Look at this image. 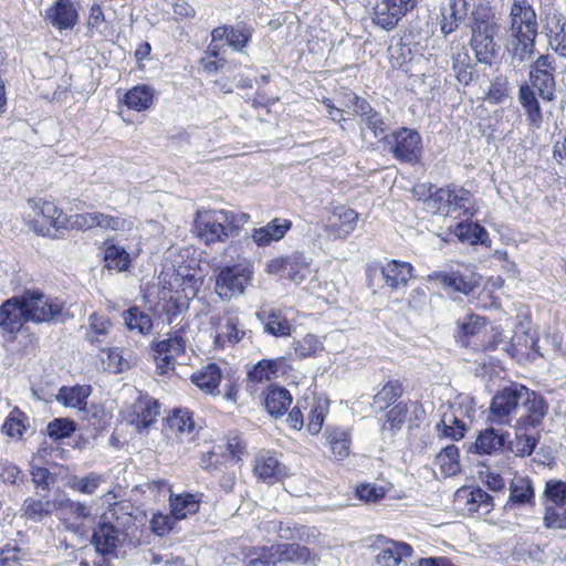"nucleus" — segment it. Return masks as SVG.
<instances>
[{
  "label": "nucleus",
  "mask_w": 566,
  "mask_h": 566,
  "mask_svg": "<svg viewBox=\"0 0 566 566\" xmlns=\"http://www.w3.org/2000/svg\"><path fill=\"white\" fill-rule=\"evenodd\" d=\"M470 45L480 63L491 64L501 51L496 39L501 25L493 8L488 3H479L471 12Z\"/></svg>",
  "instance_id": "obj_1"
},
{
  "label": "nucleus",
  "mask_w": 566,
  "mask_h": 566,
  "mask_svg": "<svg viewBox=\"0 0 566 566\" xmlns=\"http://www.w3.org/2000/svg\"><path fill=\"white\" fill-rule=\"evenodd\" d=\"M509 21L513 59L518 62L530 60L538 29L535 9L528 0H513Z\"/></svg>",
  "instance_id": "obj_2"
},
{
  "label": "nucleus",
  "mask_w": 566,
  "mask_h": 566,
  "mask_svg": "<svg viewBox=\"0 0 566 566\" xmlns=\"http://www.w3.org/2000/svg\"><path fill=\"white\" fill-rule=\"evenodd\" d=\"M245 221V214H237L232 211H199L196 218V230L199 239L210 245L224 242L235 235Z\"/></svg>",
  "instance_id": "obj_3"
},
{
  "label": "nucleus",
  "mask_w": 566,
  "mask_h": 566,
  "mask_svg": "<svg viewBox=\"0 0 566 566\" xmlns=\"http://www.w3.org/2000/svg\"><path fill=\"white\" fill-rule=\"evenodd\" d=\"M253 271L248 263H239L220 270L216 292L222 300L241 295L252 280Z\"/></svg>",
  "instance_id": "obj_4"
},
{
  "label": "nucleus",
  "mask_w": 566,
  "mask_h": 566,
  "mask_svg": "<svg viewBox=\"0 0 566 566\" xmlns=\"http://www.w3.org/2000/svg\"><path fill=\"white\" fill-rule=\"evenodd\" d=\"M28 205L35 216L42 218V220L28 221L30 228L38 234L53 235L56 230L67 227V218L53 201L31 199Z\"/></svg>",
  "instance_id": "obj_5"
},
{
  "label": "nucleus",
  "mask_w": 566,
  "mask_h": 566,
  "mask_svg": "<svg viewBox=\"0 0 566 566\" xmlns=\"http://www.w3.org/2000/svg\"><path fill=\"white\" fill-rule=\"evenodd\" d=\"M523 395H526V387L513 384L497 391L490 406L491 421L500 424H509L511 416L518 413Z\"/></svg>",
  "instance_id": "obj_6"
},
{
  "label": "nucleus",
  "mask_w": 566,
  "mask_h": 566,
  "mask_svg": "<svg viewBox=\"0 0 566 566\" xmlns=\"http://www.w3.org/2000/svg\"><path fill=\"white\" fill-rule=\"evenodd\" d=\"M22 300L28 319L33 323L50 322L57 317L63 310L61 301L39 291H25L22 294Z\"/></svg>",
  "instance_id": "obj_7"
},
{
  "label": "nucleus",
  "mask_w": 566,
  "mask_h": 566,
  "mask_svg": "<svg viewBox=\"0 0 566 566\" xmlns=\"http://www.w3.org/2000/svg\"><path fill=\"white\" fill-rule=\"evenodd\" d=\"M213 328V345L216 348L224 349L232 347L245 335L239 316L231 312H224L211 317Z\"/></svg>",
  "instance_id": "obj_8"
},
{
  "label": "nucleus",
  "mask_w": 566,
  "mask_h": 566,
  "mask_svg": "<svg viewBox=\"0 0 566 566\" xmlns=\"http://www.w3.org/2000/svg\"><path fill=\"white\" fill-rule=\"evenodd\" d=\"M270 274H283L291 282L301 284L311 274V260L302 253L294 252L290 255L271 260L266 265Z\"/></svg>",
  "instance_id": "obj_9"
},
{
  "label": "nucleus",
  "mask_w": 566,
  "mask_h": 566,
  "mask_svg": "<svg viewBox=\"0 0 566 566\" xmlns=\"http://www.w3.org/2000/svg\"><path fill=\"white\" fill-rule=\"evenodd\" d=\"M390 151L401 161H412L418 158L421 149V137L417 130L401 127L386 137Z\"/></svg>",
  "instance_id": "obj_10"
},
{
  "label": "nucleus",
  "mask_w": 566,
  "mask_h": 566,
  "mask_svg": "<svg viewBox=\"0 0 566 566\" xmlns=\"http://www.w3.org/2000/svg\"><path fill=\"white\" fill-rule=\"evenodd\" d=\"M164 431L172 443L182 446L185 450L189 449L197 436L195 422L187 410L174 411L167 418Z\"/></svg>",
  "instance_id": "obj_11"
},
{
  "label": "nucleus",
  "mask_w": 566,
  "mask_h": 566,
  "mask_svg": "<svg viewBox=\"0 0 566 566\" xmlns=\"http://www.w3.org/2000/svg\"><path fill=\"white\" fill-rule=\"evenodd\" d=\"M186 343L184 336L176 332L154 344L155 360L161 374L175 368L176 359L185 354Z\"/></svg>",
  "instance_id": "obj_12"
},
{
  "label": "nucleus",
  "mask_w": 566,
  "mask_h": 566,
  "mask_svg": "<svg viewBox=\"0 0 566 566\" xmlns=\"http://www.w3.org/2000/svg\"><path fill=\"white\" fill-rule=\"evenodd\" d=\"M415 4L416 0H376L373 20L382 29L391 30Z\"/></svg>",
  "instance_id": "obj_13"
},
{
  "label": "nucleus",
  "mask_w": 566,
  "mask_h": 566,
  "mask_svg": "<svg viewBox=\"0 0 566 566\" xmlns=\"http://www.w3.org/2000/svg\"><path fill=\"white\" fill-rule=\"evenodd\" d=\"M253 473L258 480L266 484H274L289 476V469L274 452L262 450L254 457Z\"/></svg>",
  "instance_id": "obj_14"
},
{
  "label": "nucleus",
  "mask_w": 566,
  "mask_h": 566,
  "mask_svg": "<svg viewBox=\"0 0 566 566\" xmlns=\"http://www.w3.org/2000/svg\"><path fill=\"white\" fill-rule=\"evenodd\" d=\"M252 32L248 27H231V25H221L217 27L211 32V42L209 44V53L212 56H219L220 54V45L219 41L226 40V42L233 48V50L238 52H242V50L247 46L250 41Z\"/></svg>",
  "instance_id": "obj_15"
},
{
  "label": "nucleus",
  "mask_w": 566,
  "mask_h": 566,
  "mask_svg": "<svg viewBox=\"0 0 566 566\" xmlns=\"http://www.w3.org/2000/svg\"><path fill=\"white\" fill-rule=\"evenodd\" d=\"M375 566H399L403 558L411 556L412 547L405 542L380 537L376 541Z\"/></svg>",
  "instance_id": "obj_16"
},
{
  "label": "nucleus",
  "mask_w": 566,
  "mask_h": 566,
  "mask_svg": "<svg viewBox=\"0 0 566 566\" xmlns=\"http://www.w3.org/2000/svg\"><path fill=\"white\" fill-rule=\"evenodd\" d=\"M358 214L350 208L337 207L327 217L325 230L333 239H346L356 228Z\"/></svg>",
  "instance_id": "obj_17"
},
{
  "label": "nucleus",
  "mask_w": 566,
  "mask_h": 566,
  "mask_svg": "<svg viewBox=\"0 0 566 566\" xmlns=\"http://www.w3.org/2000/svg\"><path fill=\"white\" fill-rule=\"evenodd\" d=\"M518 410L517 422L522 426H538L547 412V405L542 396L526 388Z\"/></svg>",
  "instance_id": "obj_18"
},
{
  "label": "nucleus",
  "mask_w": 566,
  "mask_h": 566,
  "mask_svg": "<svg viewBox=\"0 0 566 566\" xmlns=\"http://www.w3.org/2000/svg\"><path fill=\"white\" fill-rule=\"evenodd\" d=\"M159 408L160 406L157 400L142 397L133 405L128 422L135 427L137 432H147L149 427L156 422L159 416Z\"/></svg>",
  "instance_id": "obj_19"
},
{
  "label": "nucleus",
  "mask_w": 566,
  "mask_h": 566,
  "mask_svg": "<svg viewBox=\"0 0 566 566\" xmlns=\"http://www.w3.org/2000/svg\"><path fill=\"white\" fill-rule=\"evenodd\" d=\"M29 322L24 303L21 296H14L7 300L0 306V327L9 333H15L21 329L24 323Z\"/></svg>",
  "instance_id": "obj_20"
},
{
  "label": "nucleus",
  "mask_w": 566,
  "mask_h": 566,
  "mask_svg": "<svg viewBox=\"0 0 566 566\" xmlns=\"http://www.w3.org/2000/svg\"><path fill=\"white\" fill-rule=\"evenodd\" d=\"M290 369L291 365L285 356L262 359L248 371V380L254 384H262L277 378L280 374H285Z\"/></svg>",
  "instance_id": "obj_21"
},
{
  "label": "nucleus",
  "mask_w": 566,
  "mask_h": 566,
  "mask_svg": "<svg viewBox=\"0 0 566 566\" xmlns=\"http://www.w3.org/2000/svg\"><path fill=\"white\" fill-rule=\"evenodd\" d=\"M46 21L57 30L73 29L78 14L72 0H56L45 12Z\"/></svg>",
  "instance_id": "obj_22"
},
{
  "label": "nucleus",
  "mask_w": 566,
  "mask_h": 566,
  "mask_svg": "<svg viewBox=\"0 0 566 566\" xmlns=\"http://www.w3.org/2000/svg\"><path fill=\"white\" fill-rule=\"evenodd\" d=\"M120 535V531L103 517L94 530L92 542L98 553L108 555L119 545Z\"/></svg>",
  "instance_id": "obj_23"
},
{
  "label": "nucleus",
  "mask_w": 566,
  "mask_h": 566,
  "mask_svg": "<svg viewBox=\"0 0 566 566\" xmlns=\"http://www.w3.org/2000/svg\"><path fill=\"white\" fill-rule=\"evenodd\" d=\"M430 277L442 285L452 289L454 292L465 295L473 292V290L480 284V277L474 273L464 275L459 272H434Z\"/></svg>",
  "instance_id": "obj_24"
},
{
  "label": "nucleus",
  "mask_w": 566,
  "mask_h": 566,
  "mask_svg": "<svg viewBox=\"0 0 566 566\" xmlns=\"http://www.w3.org/2000/svg\"><path fill=\"white\" fill-rule=\"evenodd\" d=\"M381 275L387 286L399 289L405 286L412 276V266L408 262L391 260L381 268Z\"/></svg>",
  "instance_id": "obj_25"
},
{
  "label": "nucleus",
  "mask_w": 566,
  "mask_h": 566,
  "mask_svg": "<svg viewBox=\"0 0 566 566\" xmlns=\"http://www.w3.org/2000/svg\"><path fill=\"white\" fill-rule=\"evenodd\" d=\"M291 228V222L285 219H274L264 227L252 231V239L258 245H268L272 241L281 240Z\"/></svg>",
  "instance_id": "obj_26"
},
{
  "label": "nucleus",
  "mask_w": 566,
  "mask_h": 566,
  "mask_svg": "<svg viewBox=\"0 0 566 566\" xmlns=\"http://www.w3.org/2000/svg\"><path fill=\"white\" fill-rule=\"evenodd\" d=\"M274 565L283 562L307 563L311 558V551L298 544L281 543L270 546Z\"/></svg>",
  "instance_id": "obj_27"
},
{
  "label": "nucleus",
  "mask_w": 566,
  "mask_h": 566,
  "mask_svg": "<svg viewBox=\"0 0 566 566\" xmlns=\"http://www.w3.org/2000/svg\"><path fill=\"white\" fill-rule=\"evenodd\" d=\"M91 392L92 388L87 385L64 386L59 390L56 401L66 408L85 410Z\"/></svg>",
  "instance_id": "obj_28"
},
{
  "label": "nucleus",
  "mask_w": 566,
  "mask_h": 566,
  "mask_svg": "<svg viewBox=\"0 0 566 566\" xmlns=\"http://www.w3.org/2000/svg\"><path fill=\"white\" fill-rule=\"evenodd\" d=\"M256 317L262 323L265 333L275 337H285L291 335L292 326L286 317H284L280 312L275 310L258 312Z\"/></svg>",
  "instance_id": "obj_29"
},
{
  "label": "nucleus",
  "mask_w": 566,
  "mask_h": 566,
  "mask_svg": "<svg viewBox=\"0 0 566 566\" xmlns=\"http://www.w3.org/2000/svg\"><path fill=\"white\" fill-rule=\"evenodd\" d=\"M221 378V370L216 364H209L191 376L192 382L199 389L210 395L219 394L218 387Z\"/></svg>",
  "instance_id": "obj_30"
},
{
  "label": "nucleus",
  "mask_w": 566,
  "mask_h": 566,
  "mask_svg": "<svg viewBox=\"0 0 566 566\" xmlns=\"http://www.w3.org/2000/svg\"><path fill=\"white\" fill-rule=\"evenodd\" d=\"M506 441V434L488 428L479 433L471 450L479 454H492L499 451Z\"/></svg>",
  "instance_id": "obj_31"
},
{
  "label": "nucleus",
  "mask_w": 566,
  "mask_h": 566,
  "mask_svg": "<svg viewBox=\"0 0 566 566\" xmlns=\"http://www.w3.org/2000/svg\"><path fill=\"white\" fill-rule=\"evenodd\" d=\"M325 440L336 460H343L350 453V434L343 428H332L325 431Z\"/></svg>",
  "instance_id": "obj_32"
},
{
  "label": "nucleus",
  "mask_w": 566,
  "mask_h": 566,
  "mask_svg": "<svg viewBox=\"0 0 566 566\" xmlns=\"http://www.w3.org/2000/svg\"><path fill=\"white\" fill-rule=\"evenodd\" d=\"M154 95V88L149 85H137L125 94L124 103L128 108L142 112L153 105Z\"/></svg>",
  "instance_id": "obj_33"
},
{
  "label": "nucleus",
  "mask_w": 566,
  "mask_h": 566,
  "mask_svg": "<svg viewBox=\"0 0 566 566\" xmlns=\"http://www.w3.org/2000/svg\"><path fill=\"white\" fill-rule=\"evenodd\" d=\"M292 403L290 391L283 387H272L265 397V408L271 416H282Z\"/></svg>",
  "instance_id": "obj_34"
},
{
  "label": "nucleus",
  "mask_w": 566,
  "mask_h": 566,
  "mask_svg": "<svg viewBox=\"0 0 566 566\" xmlns=\"http://www.w3.org/2000/svg\"><path fill=\"white\" fill-rule=\"evenodd\" d=\"M518 101L527 114L530 126L538 128L542 123V112L535 93L530 85L524 84L520 87Z\"/></svg>",
  "instance_id": "obj_35"
},
{
  "label": "nucleus",
  "mask_w": 566,
  "mask_h": 566,
  "mask_svg": "<svg viewBox=\"0 0 566 566\" xmlns=\"http://www.w3.org/2000/svg\"><path fill=\"white\" fill-rule=\"evenodd\" d=\"M175 283L181 287L185 297L190 300L198 294L203 277L196 270L179 269L175 276Z\"/></svg>",
  "instance_id": "obj_36"
},
{
  "label": "nucleus",
  "mask_w": 566,
  "mask_h": 566,
  "mask_svg": "<svg viewBox=\"0 0 566 566\" xmlns=\"http://www.w3.org/2000/svg\"><path fill=\"white\" fill-rule=\"evenodd\" d=\"M170 507L174 520H182L197 513L199 501L189 493L170 495Z\"/></svg>",
  "instance_id": "obj_37"
},
{
  "label": "nucleus",
  "mask_w": 566,
  "mask_h": 566,
  "mask_svg": "<svg viewBox=\"0 0 566 566\" xmlns=\"http://www.w3.org/2000/svg\"><path fill=\"white\" fill-rule=\"evenodd\" d=\"M436 464L444 476H452L460 470L459 449L454 444L444 447L436 457Z\"/></svg>",
  "instance_id": "obj_38"
},
{
  "label": "nucleus",
  "mask_w": 566,
  "mask_h": 566,
  "mask_svg": "<svg viewBox=\"0 0 566 566\" xmlns=\"http://www.w3.org/2000/svg\"><path fill=\"white\" fill-rule=\"evenodd\" d=\"M123 318L129 331H136L142 335H147L153 331L151 317L138 307H130L125 311Z\"/></svg>",
  "instance_id": "obj_39"
},
{
  "label": "nucleus",
  "mask_w": 566,
  "mask_h": 566,
  "mask_svg": "<svg viewBox=\"0 0 566 566\" xmlns=\"http://www.w3.org/2000/svg\"><path fill=\"white\" fill-rule=\"evenodd\" d=\"M471 193L469 190L463 187L450 186V201L449 209H447V214H451L457 210H462L463 216L469 219L473 217V211L471 208Z\"/></svg>",
  "instance_id": "obj_40"
},
{
  "label": "nucleus",
  "mask_w": 566,
  "mask_h": 566,
  "mask_svg": "<svg viewBox=\"0 0 566 566\" xmlns=\"http://www.w3.org/2000/svg\"><path fill=\"white\" fill-rule=\"evenodd\" d=\"M104 262L106 269L123 272L128 270L130 256L124 248L116 244H109L105 248Z\"/></svg>",
  "instance_id": "obj_41"
},
{
  "label": "nucleus",
  "mask_w": 566,
  "mask_h": 566,
  "mask_svg": "<svg viewBox=\"0 0 566 566\" xmlns=\"http://www.w3.org/2000/svg\"><path fill=\"white\" fill-rule=\"evenodd\" d=\"M408 415V408L405 403L395 405L387 413L386 420L381 426V433L384 437H392L396 432L400 431Z\"/></svg>",
  "instance_id": "obj_42"
},
{
  "label": "nucleus",
  "mask_w": 566,
  "mask_h": 566,
  "mask_svg": "<svg viewBox=\"0 0 566 566\" xmlns=\"http://www.w3.org/2000/svg\"><path fill=\"white\" fill-rule=\"evenodd\" d=\"M56 504L51 501H43L36 497H28L24 500L22 510L27 518L41 521L52 514Z\"/></svg>",
  "instance_id": "obj_43"
},
{
  "label": "nucleus",
  "mask_w": 566,
  "mask_h": 566,
  "mask_svg": "<svg viewBox=\"0 0 566 566\" xmlns=\"http://www.w3.org/2000/svg\"><path fill=\"white\" fill-rule=\"evenodd\" d=\"M292 348L302 359L317 357L324 350L323 342L314 334H306L302 339L293 340Z\"/></svg>",
  "instance_id": "obj_44"
},
{
  "label": "nucleus",
  "mask_w": 566,
  "mask_h": 566,
  "mask_svg": "<svg viewBox=\"0 0 566 566\" xmlns=\"http://www.w3.org/2000/svg\"><path fill=\"white\" fill-rule=\"evenodd\" d=\"M436 429L439 436L455 441L462 439L467 431L464 423L452 413H444L441 421L437 423Z\"/></svg>",
  "instance_id": "obj_45"
},
{
  "label": "nucleus",
  "mask_w": 566,
  "mask_h": 566,
  "mask_svg": "<svg viewBox=\"0 0 566 566\" xmlns=\"http://www.w3.org/2000/svg\"><path fill=\"white\" fill-rule=\"evenodd\" d=\"M454 234L462 242H468L470 244L484 243L488 238L486 230L474 222H459L455 226Z\"/></svg>",
  "instance_id": "obj_46"
},
{
  "label": "nucleus",
  "mask_w": 566,
  "mask_h": 566,
  "mask_svg": "<svg viewBox=\"0 0 566 566\" xmlns=\"http://www.w3.org/2000/svg\"><path fill=\"white\" fill-rule=\"evenodd\" d=\"M534 497V490L528 478L515 476L510 485V500L513 504H526Z\"/></svg>",
  "instance_id": "obj_47"
},
{
  "label": "nucleus",
  "mask_w": 566,
  "mask_h": 566,
  "mask_svg": "<svg viewBox=\"0 0 566 566\" xmlns=\"http://www.w3.org/2000/svg\"><path fill=\"white\" fill-rule=\"evenodd\" d=\"M105 482L103 475L91 472L85 476H71L69 479L67 485L73 491H76L82 494L92 495L96 492L99 485Z\"/></svg>",
  "instance_id": "obj_48"
},
{
  "label": "nucleus",
  "mask_w": 566,
  "mask_h": 566,
  "mask_svg": "<svg viewBox=\"0 0 566 566\" xmlns=\"http://www.w3.org/2000/svg\"><path fill=\"white\" fill-rule=\"evenodd\" d=\"M531 88L545 101H552L555 95V80L553 73H530Z\"/></svg>",
  "instance_id": "obj_49"
},
{
  "label": "nucleus",
  "mask_w": 566,
  "mask_h": 566,
  "mask_svg": "<svg viewBox=\"0 0 566 566\" xmlns=\"http://www.w3.org/2000/svg\"><path fill=\"white\" fill-rule=\"evenodd\" d=\"M402 388L398 381L387 382L375 396L373 405L379 410L388 408L401 396Z\"/></svg>",
  "instance_id": "obj_50"
},
{
  "label": "nucleus",
  "mask_w": 566,
  "mask_h": 566,
  "mask_svg": "<svg viewBox=\"0 0 566 566\" xmlns=\"http://www.w3.org/2000/svg\"><path fill=\"white\" fill-rule=\"evenodd\" d=\"M112 327L109 318L105 315L94 313L90 316L88 332L86 333V339L90 343L101 342L102 336H106Z\"/></svg>",
  "instance_id": "obj_51"
},
{
  "label": "nucleus",
  "mask_w": 566,
  "mask_h": 566,
  "mask_svg": "<svg viewBox=\"0 0 566 566\" xmlns=\"http://www.w3.org/2000/svg\"><path fill=\"white\" fill-rule=\"evenodd\" d=\"M102 221V212L99 211H91L74 214L67 218V227L70 226L72 229L76 230H90L95 227L101 228Z\"/></svg>",
  "instance_id": "obj_52"
},
{
  "label": "nucleus",
  "mask_w": 566,
  "mask_h": 566,
  "mask_svg": "<svg viewBox=\"0 0 566 566\" xmlns=\"http://www.w3.org/2000/svg\"><path fill=\"white\" fill-rule=\"evenodd\" d=\"M424 201L428 209L433 213L447 214V209H449L450 201V186L446 188H438L434 190V192H430Z\"/></svg>",
  "instance_id": "obj_53"
},
{
  "label": "nucleus",
  "mask_w": 566,
  "mask_h": 566,
  "mask_svg": "<svg viewBox=\"0 0 566 566\" xmlns=\"http://www.w3.org/2000/svg\"><path fill=\"white\" fill-rule=\"evenodd\" d=\"M358 124L363 135L365 134V130L368 129L375 138L386 139L384 134L387 129V126L382 116L378 112L375 111L363 122H358Z\"/></svg>",
  "instance_id": "obj_54"
},
{
  "label": "nucleus",
  "mask_w": 566,
  "mask_h": 566,
  "mask_svg": "<svg viewBox=\"0 0 566 566\" xmlns=\"http://www.w3.org/2000/svg\"><path fill=\"white\" fill-rule=\"evenodd\" d=\"M24 420L22 412L13 410L2 426L3 432L11 438H21L27 429Z\"/></svg>",
  "instance_id": "obj_55"
},
{
  "label": "nucleus",
  "mask_w": 566,
  "mask_h": 566,
  "mask_svg": "<svg viewBox=\"0 0 566 566\" xmlns=\"http://www.w3.org/2000/svg\"><path fill=\"white\" fill-rule=\"evenodd\" d=\"M46 430L50 438L60 440L70 437L75 431V423L66 418H57L48 424Z\"/></svg>",
  "instance_id": "obj_56"
},
{
  "label": "nucleus",
  "mask_w": 566,
  "mask_h": 566,
  "mask_svg": "<svg viewBox=\"0 0 566 566\" xmlns=\"http://www.w3.org/2000/svg\"><path fill=\"white\" fill-rule=\"evenodd\" d=\"M226 462V454L222 446H214L212 450L203 453L200 458L199 465L201 469L213 472Z\"/></svg>",
  "instance_id": "obj_57"
},
{
  "label": "nucleus",
  "mask_w": 566,
  "mask_h": 566,
  "mask_svg": "<svg viewBox=\"0 0 566 566\" xmlns=\"http://www.w3.org/2000/svg\"><path fill=\"white\" fill-rule=\"evenodd\" d=\"M60 510L63 516H71L77 523L84 522L91 515L88 506H86L84 503L74 502L71 500L63 501L61 503Z\"/></svg>",
  "instance_id": "obj_58"
},
{
  "label": "nucleus",
  "mask_w": 566,
  "mask_h": 566,
  "mask_svg": "<svg viewBox=\"0 0 566 566\" xmlns=\"http://www.w3.org/2000/svg\"><path fill=\"white\" fill-rule=\"evenodd\" d=\"M543 524L548 530H566V509L547 506L544 512Z\"/></svg>",
  "instance_id": "obj_59"
},
{
  "label": "nucleus",
  "mask_w": 566,
  "mask_h": 566,
  "mask_svg": "<svg viewBox=\"0 0 566 566\" xmlns=\"http://www.w3.org/2000/svg\"><path fill=\"white\" fill-rule=\"evenodd\" d=\"M458 327L463 336H472L485 327V321L479 315L469 314L458 322Z\"/></svg>",
  "instance_id": "obj_60"
},
{
  "label": "nucleus",
  "mask_w": 566,
  "mask_h": 566,
  "mask_svg": "<svg viewBox=\"0 0 566 566\" xmlns=\"http://www.w3.org/2000/svg\"><path fill=\"white\" fill-rule=\"evenodd\" d=\"M467 502L470 505L469 511H479L483 509L484 512L488 513L493 507L491 495L481 489L472 490L469 493Z\"/></svg>",
  "instance_id": "obj_61"
},
{
  "label": "nucleus",
  "mask_w": 566,
  "mask_h": 566,
  "mask_svg": "<svg viewBox=\"0 0 566 566\" xmlns=\"http://www.w3.org/2000/svg\"><path fill=\"white\" fill-rule=\"evenodd\" d=\"M545 494L549 501L558 506L566 504V482L548 481L545 488Z\"/></svg>",
  "instance_id": "obj_62"
},
{
  "label": "nucleus",
  "mask_w": 566,
  "mask_h": 566,
  "mask_svg": "<svg viewBox=\"0 0 566 566\" xmlns=\"http://www.w3.org/2000/svg\"><path fill=\"white\" fill-rule=\"evenodd\" d=\"M244 566H274L270 547L254 549L247 556Z\"/></svg>",
  "instance_id": "obj_63"
},
{
  "label": "nucleus",
  "mask_w": 566,
  "mask_h": 566,
  "mask_svg": "<svg viewBox=\"0 0 566 566\" xmlns=\"http://www.w3.org/2000/svg\"><path fill=\"white\" fill-rule=\"evenodd\" d=\"M24 553L17 546L7 545L0 551V566H22Z\"/></svg>",
  "instance_id": "obj_64"
}]
</instances>
